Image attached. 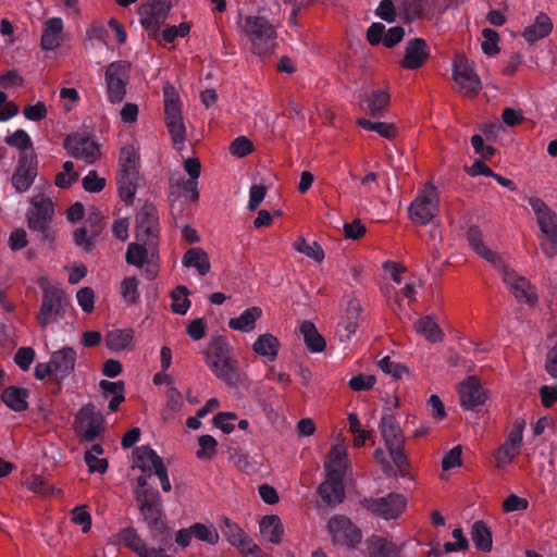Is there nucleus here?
<instances>
[{
	"instance_id": "obj_21",
	"label": "nucleus",
	"mask_w": 557,
	"mask_h": 557,
	"mask_svg": "<svg viewBox=\"0 0 557 557\" xmlns=\"http://www.w3.org/2000/svg\"><path fill=\"white\" fill-rule=\"evenodd\" d=\"M139 491L137 492V502L140 511L146 520L156 523L161 516V499L159 493L154 490L147 488L148 482L146 476L137 479Z\"/></svg>"
},
{
	"instance_id": "obj_38",
	"label": "nucleus",
	"mask_w": 557,
	"mask_h": 557,
	"mask_svg": "<svg viewBox=\"0 0 557 557\" xmlns=\"http://www.w3.org/2000/svg\"><path fill=\"white\" fill-rule=\"evenodd\" d=\"M134 337L133 329H114L106 334V345L112 351H122L132 347Z\"/></svg>"
},
{
	"instance_id": "obj_2",
	"label": "nucleus",
	"mask_w": 557,
	"mask_h": 557,
	"mask_svg": "<svg viewBox=\"0 0 557 557\" xmlns=\"http://www.w3.org/2000/svg\"><path fill=\"white\" fill-rule=\"evenodd\" d=\"M139 147L135 144L121 148L116 184L119 195L126 205H133L139 181Z\"/></svg>"
},
{
	"instance_id": "obj_28",
	"label": "nucleus",
	"mask_w": 557,
	"mask_h": 557,
	"mask_svg": "<svg viewBox=\"0 0 557 557\" xmlns=\"http://www.w3.org/2000/svg\"><path fill=\"white\" fill-rule=\"evenodd\" d=\"M64 24L61 17H50L42 25L40 47L42 50H54L63 41Z\"/></svg>"
},
{
	"instance_id": "obj_27",
	"label": "nucleus",
	"mask_w": 557,
	"mask_h": 557,
	"mask_svg": "<svg viewBox=\"0 0 557 557\" xmlns=\"http://www.w3.org/2000/svg\"><path fill=\"white\" fill-rule=\"evenodd\" d=\"M347 468V447L341 442L334 444L324 461V469L329 478H343Z\"/></svg>"
},
{
	"instance_id": "obj_25",
	"label": "nucleus",
	"mask_w": 557,
	"mask_h": 557,
	"mask_svg": "<svg viewBox=\"0 0 557 557\" xmlns=\"http://www.w3.org/2000/svg\"><path fill=\"white\" fill-rule=\"evenodd\" d=\"M460 404L467 409L483 405L486 400V393L480 382L471 376L459 386Z\"/></svg>"
},
{
	"instance_id": "obj_22",
	"label": "nucleus",
	"mask_w": 557,
	"mask_h": 557,
	"mask_svg": "<svg viewBox=\"0 0 557 557\" xmlns=\"http://www.w3.org/2000/svg\"><path fill=\"white\" fill-rule=\"evenodd\" d=\"M170 198L172 214L175 215L177 202L181 198L196 202L199 199L198 182L185 178L181 174L170 177ZM177 220L176 216H174Z\"/></svg>"
},
{
	"instance_id": "obj_35",
	"label": "nucleus",
	"mask_w": 557,
	"mask_h": 557,
	"mask_svg": "<svg viewBox=\"0 0 557 557\" xmlns=\"http://www.w3.org/2000/svg\"><path fill=\"white\" fill-rule=\"evenodd\" d=\"M262 317V309L253 306L247 308L243 313L228 321L231 330L239 331L243 333L252 332L256 329L257 321Z\"/></svg>"
},
{
	"instance_id": "obj_18",
	"label": "nucleus",
	"mask_w": 557,
	"mask_h": 557,
	"mask_svg": "<svg viewBox=\"0 0 557 557\" xmlns=\"http://www.w3.org/2000/svg\"><path fill=\"white\" fill-rule=\"evenodd\" d=\"M327 529L334 542L342 545L355 546L360 543L362 537L361 531L344 516L332 517L329 520Z\"/></svg>"
},
{
	"instance_id": "obj_12",
	"label": "nucleus",
	"mask_w": 557,
	"mask_h": 557,
	"mask_svg": "<svg viewBox=\"0 0 557 557\" xmlns=\"http://www.w3.org/2000/svg\"><path fill=\"white\" fill-rule=\"evenodd\" d=\"M104 82L108 100L113 104L121 103L129 82V65L122 61L110 63L104 73Z\"/></svg>"
},
{
	"instance_id": "obj_55",
	"label": "nucleus",
	"mask_w": 557,
	"mask_h": 557,
	"mask_svg": "<svg viewBox=\"0 0 557 557\" xmlns=\"http://www.w3.org/2000/svg\"><path fill=\"white\" fill-rule=\"evenodd\" d=\"M221 530L227 542L234 547L247 534L239 524L226 517L223 518Z\"/></svg>"
},
{
	"instance_id": "obj_4",
	"label": "nucleus",
	"mask_w": 557,
	"mask_h": 557,
	"mask_svg": "<svg viewBox=\"0 0 557 557\" xmlns=\"http://www.w3.org/2000/svg\"><path fill=\"white\" fill-rule=\"evenodd\" d=\"M165 125L174 147L182 150L186 140V127L182 116L178 95L175 88L166 83L163 86Z\"/></svg>"
},
{
	"instance_id": "obj_52",
	"label": "nucleus",
	"mask_w": 557,
	"mask_h": 557,
	"mask_svg": "<svg viewBox=\"0 0 557 557\" xmlns=\"http://www.w3.org/2000/svg\"><path fill=\"white\" fill-rule=\"evenodd\" d=\"M172 310L177 314H185L189 307L188 289L185 286H177L171 294Z\"/></svg>"
},
{
	"instance_id": "obj_36",
	"label": "nucleus",
	"mask_w": 557,
	"mask_h": 557,
	"mask_svg": "<svg viewBox=\"0 0 557 557\" xmlns=\"http://www.w3.org/2000/svg\"><path fill=\"white\" fill-rule=\"evenodd\" d=\"M182 264L185 268H195L201 276L209 273L211 269L208 253L199 247L189 248L182 258Z\"/></svg>"
},
{
	"instance_id": "obj_5",
	"label": "nucleus",
	"mask_w": 557,
	"mask_h": 557,
	"mask_svg": "<svg viewBox=\"0 0 557 557\" xmlns=\"http://www.w3.org/2000/svg\"><path fill=\"white\" fill-rule=\"evenodd\" d=\"M125 261L144 270L147 280H154L159 272V244L140 240L128 244Z\"/></svg>"
},
{
	"instance_id": "obj_1",
	"label": "nucleus",
	"mask_w": 557,
	"mask_h": 557,
	"mask_svg": "<svg viewBox=\"0 0 557 557\" xmlns=\"http://www.w3.org/2000/svg\"><path fill=\"white\" fill-rule=\"evenodd\" d=\"M238 27L240 35L250 44L252 53L268 55L274 51L277 33L275 26L268 18L260 15H247Z\"/></svg>"
},
{
	"instance_id": "obj_15",
	"label": "nucleus",
	"mask_w": 557,
	"mask_h": 557,
	"mask_svg": "<svg viewBox=\"0 0 557 557\" xmlns=\"http://www.w3.org/2000/svg\"><path fill=\"white\" fill-rule=\"evenodd\" d=\"M363 504L372 513L389 520L398 518L404 512L407 500L401 494L391 493L384 497L366 499Z\"/></svg>"
},
{
	"instance_id": "obj_34",
	"label": "nucleus",
	"mask_w": 557,
	"mask_h": 557,
	"mask_svg": "<svg viewBox=\"0 0 557 557\" xmlns=\"http://www.w3.org/2000/svg\"><path fill=\"white\" fill-rule=\"evenodd\" d=\"M280 347L278 338L270 333L261 334L252 344L255 354L270 362L276 359Z\"/></svg>"
},
{
	"instance_id": "obj_46",
	"label": "nucleus",
	"mask_w": 557,
	"mask_h": 557,
	"mask_svg": "<svg viewBox=\"0 0 557 557\" xmlns=\"http://www.w3.org/2000/svg\"><path fill=\"white\" fill-rule=\"evenodd\" d=\"M120 294L125 304H137L140 297L139 280L136 276L124 277L120 284Z\"/></svg>"
},
{
	"instance_id": "obj_17",
	"label": "nucleus",
	"mask_w": 557,
	"mask_h": 557,
	"mask_svg": "<svg viewBox=\"0 0 557 557\" xmlns=\"http://www.w3.org/2000/svg\"><path fill=\"white\" fill-rule=\"evenodd\" d=\"M453 76L463 95L473 97L481 90V81L463 55L456 58Z\"/></svg>"
},
{
	"instance_id": "obj_64",
	"label": "nucleus",
	"mask_w": 557,
	"mask_h": 557,
	"mask_svg": "<svg viewBox=\"0 0 557 557\" xmlns=\"http://www.w3.org/2000/svg\"><path fill=\"white\" fill-rule=\"evenodd\" d=\"M376 15L386 21L387 23H393L396 21L398 15L397 5L394 4L392 0H382L375 11Z\"/></svg>"
},
{
	"instance_id": "obj_37",
	"label": "nucleus",
	"mask_w": 557,
	"mask_h": 557,
	"mask_svg": "<svg viewBox=\"0 0 557 557\" xmlns=\"http://www.w3.org/2000/svg\"><path fill=\"white\" fill-rule=\"evenodd\" d=\"M260 533L272 544H278L284 536V525L277 515L264 516L259 523Z\"/></svg>"
},
{
	"instance_id": "obj_8",
	"label": "nucleus",
	"mask_w": 557,
	"mask_h": 557,
	"mask_svg": "<svg viewBox=\"0 0 557 557\" xmlns=\"http://www.w3.org/2000/svg\"><path fill=\"white\" fill-rule=\"evenodd\" d=\"M134 466L145 473L144 476H151L153 473L159 478L164 492L172 488L168 470L161 457L149 446H140L134 450Z\"/></svg>"
},
{
	"instance_id": "obj_56",
	"label": "nucleus",
	"mask_w": 557,
	"mask_h": 557,
	"mask_svg": "<svg viewBox=\"0 0 557 557\" xmlns=\"http://www.w3.org/2000/svg\"><path fill=\"white\" fill-rule=\"evenodd\" d=\"M235 547L239 550V553L244 557H270L265 552H263L255 541L246 534L236 545Z\"/></svg>"
},
{
	"instance_id": "obj_47",
	"label": "nucleus",
	"mask_w": 557,
	"mask_h": 557,
	"mask_svg": "<svg viewBox=\"0 0 557 557\" xmlns=\"http://www.w3.org/2000/svg\"><path fill=\"white\" fill-rule=\"evenodd\" d=\"M357 125L366 131L375 132L386 139H392L396 136V127L392 123L373 122L367 119H359L357 120Z\"/></svg>"
},
{
	"instance_id": "obj_60",
	"label": "nucleus",
	"mask_w": 557,
	"mask_h": 557,
	"mask_svg": "<svg viewBox=\"0 0 557 557\" xmlns=\"http://www.w3.org/2000/svg\"><path fill=\"white\" fill-rule=\"evenodd\" d=\"M253 145L250 139L245 136H239L230 145V152L234 157L243 158L252 152Z\"/></svg>"
},
{
	"instance_id": "obj_61",
	"label": "nucleus",
	"mask_w": 557,
	"mask_h": 557,
	"mask_svg": "<svg viewBox=\"0 0 557 557\" xmlns=\"http://www.w3.org/2000/svg\"><path fill=\"white\" fill-rule=\"evenodd\" d=\"M71 520L77 524L82 525V531L84 533L88 532L91 527V516L87 511L86 506H77L71 511Z\"/></svg>"
},
{
	"instance_id": "obj_49",
	"label": "nucleus",
	"mask_w": 557,
	"mask_h": 557,
	"mask_svg": "<svg viewBox=\"0 0 557 557\" xmlns=\"http://www.w3.org/2000/svg\"><path fill=\"white\" fill-rule=\"evenodd\" d=\"M119 539L124 546L135 552L137 556L147 547L134 528L123 529L119 533Z\"/></svg>"
},
{
	"instance_id": "obj_50",
	"label": "nucleus",
	"mask_w": 557,
	"mask_h": 557,
	"mask_svg": "<svg viewBox=\"0 0 557 557\" xmlns=\"http://www.w3.org/2000/svg\"><path fill=\"white\" fill-rule=\"evenodd\" d=\"M184 406L183 395L176 387H170L166 392V408L163 412V419L168 420L180 412Z\"/></svg>"
},
{
	"instance_id": "obj_23",
	"label": "nucleus",
	"mask_w": 557,
	"mask_h": 557,
	"mask_svg": "<svg viewBox=\"0 0 557 557\" xmlns=\"http://www.w3.org/2000/svg\"><path fill=\"white\" fill-rule=\"evenodd\" d=\"M360 300L352 298L348 301L345 314L337 325V335L341 342L349 341L359 326L361 314Z\"/></svg>"
},
{
	"instance_id": "obj_31",
	"label": "nucleus",
	"mask_w": 557,
	"mask_h": 557,
	"mask_svg": "<svg viewBox=\"0 0 557 557\" xmlns=\"http://www.w3.org/2000/svg\"><path fill=\"white\" fill-rule=\"evenodd\" d=\"M322 500L331 506L341 504L345 497L343 478H329L318 487Z\"/></svg>"
},
{
	"instance_id": "obj_45",
	"label": "nucleus",
	"mask_w": 557,
	"mask_h": 557,
	"mask_svg": "<svg viewBox=\"0 0 557 557\" xmlns=\"http://www.w3.org/2000/svg\"><path fill=\"white\" fill-rule=\"evenodd\" d=\"M417 286L414 282L406 283L403 288L394 293V296H388V305L395 309L403 310L406 306L411 305L416 299Z\"/></svg>"
},
{
	"instance_id": "obj_30",
	"label": "nucleus",
	"mask_w": 557,
	"mask_h": 557,
	"mask_svg": "<svg viewBox=\"0 0 557 557\" xmlns=\"http://www.w3.org/2000/svg\"><path fill=\"white\" fill-rule=\"evenodd\" d=\"M391 101L387 88H373L366 96L361 108L372 116L381 117L384 115Z\"/></svg>"
},
{
	"instance_id": "obj_13",
	"label": "nucleus",
	"mask_w": 557,
	"mask_h": 557,
	"mask_svg": "<svg viewBox=\"0 0 557 557\" xmlns=\"http://www.w3.org/2000/svg\"><path fill=\"white\" fill-rule=\"evenodd\" d=\"M135 222L136 240L159 244L160 216L152 203H145L139 209Z\"/></svg>"
},
{
	"instance_id": "obj_26",
	"label": "nucleus",
	"mask_w": 557,
	"mask_h": 557,
	"mask_svg": "<svg viewBox=\"0 0 557 557\" xmlns=\"http://www.w3.org/2000/svg\"><path fill=\"white\" fill-rule=\"evenodd\" d=\"M429 58L426 41L422 38H414L407 42L401 66L407 70L421 67Z\"/></svg>"
},
{
	"instance_id": "obj_9",
	"label": "nucleus",
	"mask_w": 557,
	"mask_h": 557,
	"mask_svg": "<svg viewBox=\"0 0 557 557\" xmlns=\"http://www.w3.org/2000/svg\"><path fill=\"white\" fill-rule=\"evenodd\" d=\"M170 10V0H147L138 7L139 22L149 37L159 38V29L166 21Z\"/></svg>"
},
{
	"instance_id": "obj_48",
	"label": "nucleus",
	"mask_w": 557,
	"mask_h": 557,
	"mask_svg": "<svg viewBox=\"0 0 557 557\" xmlns=\"http://www.w3.org/2000/svg\"><path fill=\"white\" fill-rule=\"evenodd\" d=\"M191 528L194 537L201 542L215 545L220 540L219 532L212 523L205 524L197 522L191 524Z\"/></svg>"
},
{
	"instance_id": "obj_62",
	"label": "nucleus",
	"mask_w": 557,
	"mask_h": 557,
	"mask_svg": "<svg viewBox=\"0 0 557 557\" xmlns=\"http://www.w3.org/2000/svg\"><path fill=\"white\" fill-rule=\"evenodd\" d=\"M83 188L88 193H99L106 186V180L91 170L82 181Z\"/></svg>"
},
{
	"instance_id": "obj_29",
	"label": "nucleus",
	"mask_w": 557,
	"mask_h": 557,
	"mask_svg": "<svg viewBox=\"0 0 557 557\" xmlns=\"http://www.w3.org/2000/svg\"><path fill=\"white\" fill-rule=\"evenodd\" d=\"M50 361L53 369V375L55 379L62 380L74 371L76 352L71 347H63L51 355Z\"/></svg>"
},
{
	"instance_id": "obj_41",
	"label": "nucleus",
	"mask_w": 557,
	"mask_h": 557,
	"mask_svg": "<svg viewBox=\"0 0 557 557\" xmlns=\"http://www.w3.org/2000/svg\"><path fill=\"white\" fill-rule=\"evenodd\" d=\"M368 549L370 557H400L397 545L385 537H373Z\"/></svg>"
},
{
	"instance_id": "obj_54",
	"label": "nucleus",
	"mask_w": 557,
	"mask_h": 557,
	"mask_svg": "<svg viewBox=\"0 0 557 557\" xmlns=\"http://www.w3.org/2000/svg\"><path fill=\"white\" fill-rule=\"evenodd\" d=\"M78 180V173L74 171L72 161H65L63 169L55 175L54 184L57 187L66 189Z\"/></svg>"
},
{
	"instance_id": "obj_42",
	"label": "nucleus",
	"mask_w": 557,
	"mask_h": 557,
	"mask_svg": "<svg viewBox=\"0 0 557 557\" xmlns=\"http://www.w3.org/2000/svg\"><path fill=\"white\" fill-rule=\"evenodd\" d=\"M300 333L309 350L321 352L325 348V339L319 334L315 325L310 321H304L300 324Z\"/></svg>"
},
{
	"instance_id": "obj_16",
	"label": "nucleus",
	"mask_w": 557,
	"mask_h": 557,
	"mask_svg": "<svg viewBox=\"0 0 557 557\" xmlns=\"http://www.w3.org/2000/svg\"><path fill=\"white\" fill-rule=\"evenodd\" d=\"M496 269L502 273L504 283L519 302L533 305L536 301L537 298L534 287L525 277L520 276L516 271L508 269L504 261L503 268Z\"/></svg>"
},
{
	"instance_id": "obj_53",
	"label": "nucleus",
	"mask_w": 557,
	"mask_h": 557,
	"mask_svg": "<svg viewBox=\"0 0 557 557\" xmlns=\"http://www.w3.org/2000/svg\"><path fill=\"white\" fill-rule=\"evenodd\" d=\"M189 32L190 24L187 22H183L178 26H169L164 28L162 32L159 30V38L157 40L159 42L163 41L165 44H171L178 37H186L189 34Z\"/></svg>"
},
{
	"instance_id": "obj_24",
	"label": "nucleus",
	"mask_w": 557,
	"mask_h": 557,
	"mask_svg": "<svg viewBox=\"0 0 557 557\" xmlns=\"http://www.w3.org/2000/svg\"><path fill=\"white\" fill-rule=\"evenodd\" d=\"M467 240L471 249L482 259L491 263L494 268H503V258L486 247L483 240L482 232L476 226H471L467 231Z\"/></svg>"
},
{
	"instance_id": "obj_19",
	"label": "nucleus",
	"mask_w": 557,
	"mask_h": 557,
	"mask_svg": "<svg viewBox=\"0 0 557 557\" xmlns=\"http://www.w3.org/2000/svg\"><path fill=\"white\" fill-rule=\"evenodd\" d=\"M38 170L35 154L23 153L12 175V186L17 193L27 191L33 185Z\"/></svg>"
},
{
	"instance_id": "obj_40",
	"label": "nucleus",
	"mask_w": 557,
	"mask_h": 557,
	"mask_svg": "<svg viewBox=\"0 0 557 557\" xmlns=\"http://www.w3.org/2000/svg\"><path fill=\"white\" fill-rule=\"evenodd\" d=\"M380 429L388 450L403 445L399 426L392 416H385L382 418Z\"/></svg>"
},
{
	"instance_id": "obj_51",
	"label": "nucleus",
	"mask_w": 557,
	"mask_h": 557,
	"mask_svg": "<svg viewBox=\"0 0 557 557\" xmlns=\"http://www.w3.org/2000/svg\"><path fill=\"white\" fill-rule=\"evenodd\" d=\"M293 247L296 251L306 255L307 257L321 262L324 259V251L318 243L309 244L305 238H298Z\"/></svg>"
},
{
	"instance_id": "obj_57",
	"label": "nucleus",
	"mask_w": 557,
	"mask_h": 557,
	"mask_svg": "<svg viewBox=\"0 0 557 557\" xmlns=\"http://www.w3.org/2000/svg\"><path fill=\"white\" fill-rule=\"evenodd\" d=\"M483 41L481 44V48L483 52L490 57L499 52L498 41L499 36L498 33L492 28H484L482 30Z\"/></svg>"
},
{
	"instance_id": "obj_39",
	"label": "nucleus",
	"mask_w": 557,
	"mask_h": 557,
	"mask_svg": "<svg viewBox=\"0 0 557 557\" xmlns=\"http://www.w3.org/2000/svg\"><path fill=\"white\" fill-rule=\"evenodd\" d=\"M29 392L26 388L10 386L7 387L1 395L2 401L16 412L25 411L28 407L27 399Z\"/></svg>"
},
{
	"instance_id": "obj_3",
	"label": "nucleus",
	"mask_w": 557,
	"mask_h": 557,
	"mask_svg": "<svg viewBox=\"0 0 557 557\" xmlns=\"http://www.w3.org/2000/svg\"><path fill=\"white\" fill-rule=\"evenodd\" d=\"M528 203L540 227V248L547 258H554L557 255V214L539 197H529Z\"/></svg>"
},
{
	"instance_id": "obj_7",
	"label": "nucleus",
	"mask_w": 557,
	"mask_h": 557,
	"mask_svg": "<svg viewBox=\"0 0 557 557\" xmlns=\"http://www.w3.org/2000/svg\"><path fill=\"white\" fill-rule=\"evenodd\" d=\"M69 299L64 290L58 287H42V300L37 321L41 327L58 322L65 314Z\"/></svg>"
},
{
	"instance_id": "obj_14",
	"label": "nucleus",
	"mask_w": 557,
	"mask_h": 557,
	"mask_svg": "<svg viewBox=\"0 0 557 557\" xmlns=\"http://www.w3.org/2000/svg\"><path fill=\"white\" fill-rule=\"evenodd\" d=\"M29 203L30 207L26 212L28 227L38 232L46 231L54 214L51 198L45 194H37L29 199Z\"/></svg>"
},
{
	"instance_id": "obj_58",
	"label": "nucleus",
	"mask_w": 557,
	"mask_h": 557,
	"mask_svg": "<svg viewBox=\"0 0 557 557\" xmlns=\"http://www.w3.org/2000/svg\"><path fill=\"white\" fill-rule=\"evenodd\" d=\"M199 450L197 457L199 459H211L216 454L218 442L211 435H201L198 438Z\"/></svg>"
},
{
	"instance_id": "obj_33",
	"label": "nucleus",
	"mask_w": 557,
	"mask_h": 557,
	"mask_svg": "<svg viewBox=\"0 0 557 557\" xmlns=\"http://www.w3.org/2000/svg\"><path fill=\"white\" fill-rule=\"evenodd\" d=\"M413 330L430 343H441L444 339V332L432 315L419 318L413 323Z\"/></svg>"
},
{
	"instance_id": "obj_10",
	"label": "nucleus",
	"mask_w": 557,
	"mask_h": 557,
	"mask_svg": "<svg viewBox=\"0 0 557 557\" xmlns=\"http://www.w3.org/2000/svg\"><path fill=\"white\" fill-rule=\"evenodd\" d=\"M438 193L434 186H425L414 198L409 207V215L412 222L426 225L438 213Z\"/></svg>"
},
{
	"instance_id": "obj_11",
	"label": "nucleus",
	"mask_w": 557,
	"mask_h": 557,
	"mask_svg": "<svg viewBox=\"0 0 557 557\" xmlns=\"http://www.w3.org/2000/svg\"><path fill=\"white\" fill-rule=\"evenodd\" d=\"M524 428L525 421L523 419H516L512 422L505 442L495 450L493 455L496 468H506L520 454L523 443Z\"/></svg>"
},
{
	"instance_id": "obj_63",
	"label": "nucleus",
	"mask_w": 557,
	"mask_h": 557,
	"mask_svg": "<svg viewBox=\"0 0 557 557\" xmlns=\"http://www.w3.org/2000/svg\"><path fill=\"white\" fill-rule=\"evenodd\" d=\"M5 143L11 147L26 150L32 147V139L26 131L17 129L12 135L5 137Z\"/></svg>"
},
{
	"instance_id": "obj_20",
	"label": "nucleus",
	"mask_w": 557,
	"mask_h": 557,
	"mask_svg": "<svg viewBox=\"0 0 557 557\" xmlns=\"http://www.w3.org/2000/svg\"><path fill=\"white\" fill-rule=\"evenodd\" d=\"M64 148L72 157L88 164L94 163L100 157L99 145L91 138L77 134L66 137Z\"/></svg>"
},
{
	"instance_id": "obj_59",
	"label": "nucleus",
	"mask_w": 557,
	"mask_h": 557,
	"mask_svg": "<svg viewBox=\"0 0 557 557\" xmlns=\"http://www.w3.org/2000/svg\"><path fill=\"white\" fill-rule=\"evenodd\" d=\"M25 119L33 122H40L48 115V108L44 101H37L35 104H27L23 108Z\"/></svg>"
},
{
	"instance_id": "obj_43",
	"label": "nucleus",
	"mask_w": 557,
	"mask_h": 557,
	"mask_svg": "<svg viewBox=\"0 0 557 557\" xmlns=\"http://www.w3.org/2000/svg\"><path fill=\"white\" fill-rule=\"evenodd\" d=\"M398 15L405 23L422 18L424 4L421 0H401L397 3Z\"/></svg>"
},
{
	"instance_id": "obj_6",
	"label": "nucleus",
	"mask_w": 557,
	"mask_h": 557,
	"mask_svg": "<svg viewBox=\"0 0 557 557\" xmlns=\"http://www.w3.org/2000/svg\"><path fill=\"white\" fill-rule=\"evenodd\" d=\"M206 363L219 380L227 384L236 381V362L232 359L227 345L210 343L206 351Z\"/></svg>"
},
{
	"instance_id": "obj_44",
	"label": "nucleus",
	"mask_w": 557,
	"mask_h": 557,
	"mask_svg": "<svg viewBox=\"0 0 557 557\" xmlns=\"http://www.w3.org/2000/svg\"><path fill=\"white\" fill-rule=\"evenodd\" d=\"M471 539L476 549L482 552H490L492 549V533L483 521H475L472 524Z\"/></svg>"
},
{
	"instance_id": "obj_32",
	"label": "nucleus",
	"mask_w": 557,
	"mask_h": 557,
	"mask_svg": "<svg viewBox=\"0 0 557 557\" xmlns=\"http://www.w3.org/2000/svg\"><path fill=\"white\" fill-rule=\"evenodd\" d=\"M553 30V22L545 13L536 15L534 22L527 26L521 36L529 42L534 44L540 39L547 37Z\"/></svg>"
}]
</instances>
